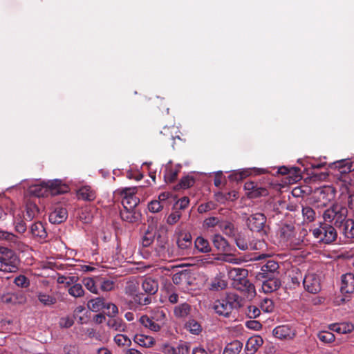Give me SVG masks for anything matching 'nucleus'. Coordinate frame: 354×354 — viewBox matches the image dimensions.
<instances>
[{"label":"nucleus","instance_id":"0e129e2a","mask_svg":"<svg viewBox=\"0 0 354 354\" xmlns=\"http://www.w3.org/2000/svg\"><path fill=\"white\" fill-rule=\"evenodd\" d=\"M179 169H166L165 174V179L167 183H172L174 182L178 174Z\"/></svg>","mask_w":354,"mask_h":354},{"label":"nucleus","instance_id":"58836bf2","mask_svg":"<svg viewBox=\"0 0 354 354\" xmlns=\"http://www.w3.org/2000/svg\"><path fill=\"white\" fill-rule=\"evenodd\" d=\"M195 248L203 253H207L211 251V247L207 239L202 236H198L194 241Z\"/></svg>","mask_w":354,"mask_h":354},{"label":"nucleus","instance_id":"72a5a7b5","mask_svg":"<svg viewBox=\"0 0 354 354\" xmlns=\"http://www.w3.org/2000/svg\"><path fill=\"white\" fill-rule=\"evenodd\" d=\"M80 198L85 201H92L95 197V192L90 186H84L81 187L77 192Z\"/></svg>","mask_w":354,"mask_h":354},{"label":"nucleus","instance_id":"c756f323","mask_svg":"<svg viewBox=\"0 0 354 354\" xmlns=\"http://www.w3.org/2000/svg\"><path fill=\"white\" fill-rule=\"evenodd\" d=\"M139 322L144 327L154 332H158L162 328V327L158 324L156 323L155 321H153V319H152V318L148 315H142L140 317Z\"/></svg>","mask_w":354,"mask_h":354},{"label":"nucleus","instance_id":"a19ab883","mask_svg":"<svg viewBox=\"0 0 354 354\" xmlns=\"http://www.w3.org/2000/svg\"><path fill=\"white\" fill-rule=\"evenodd\" d=\"M191 306L187 303H183L174 308V315L178 318H185L190 313Z\"/></svg>","mask_w":354,"mask_h":354},{"label":"nucleus","instance_id":"338daca9","mask_svg":"<svg viewBox=\"0 0 354 354\" xmlns=\"http://www.w3.org/2000/svg\"><path fill=\"white\" fill-rule=\"evenodd\" d=\"M260 309L254 305L248 306L247 308L246 315L250 319H254L260 315Z\"/></svg>","mask_w":354,"mask_h":354},{"label":"nucleus","instance_id":"aec40b11","mask_svg":"<svg viewBox=\"0 0 354 354\" xmlns=\"http://www.w3.org/2000/svg\"><path fill=\"white\" fill-rule=\"evenodd\" d=\"M341 292L348 294L354 292V274L346 273L342 277Z\"/></svg>","mask_w":354,"mask_h":354},{"label":"nucleus","instance_id":"f8f14e48","mask_svg":"<svg viewBox=\"0 0 354 354\" xmlns=\"http://www.w3.org/2000/svg\"><path fill=\"white\" fill-rule=\"evenodd\" d=\"M176 244L181 254H188L192 245L191 234L187 232H179L177 235Z\"/></svg>","mask_w":354,"mask_h":354},{"label":"nucleus","instance_id":"052dcab7","mask_svg":"<svg viewBox=\"0 0 354 354\" xmlns=\"http://www.w3.org/2000/svg\"><path fill=\"white\" fill-rule=\"evenodd\" d=\"M221 222L222 221L220 220L219 218L212 216L205 219L203 222V226L207 229L212 228L216 226H218L220 227V224Z\"/></svg>","mask_w":354,"mask_h":354},{"label":"nucleus","instance_id":"e2e57ef3","mask_svg":"<svg viewBox=\"0 0 354 354\" xmlns=\"http://www.w3.org/2000/svg\"><path fill=\"white\" fill-rule=\"evenodd\" d=\"M14 283L19 288H28L30 286V280L23 274H20L15 277Z\"/></svg>","mask_w":354,"mask_h":354},{"label":"nucleus","instance_id":"4468645a","mask_svg":"<svg viewBox=\"0 0 354 354\" xmlns=\"http://www.w3.org/2000/svg\"><path fill=\"white\" fill-rule=\"evenodd\" d=\"M274 337L279 339H291L295 336V330L289 325H281L272 330Z\"/></svg>","mask_w":354,"mask_h":354},{"label":"nucleus","instance_id":"20e7f679","mask_svg":"<svg viewBox=\"0 0 354 354\" xmlns=\"http://www.w3.org/2000/svg\"><path fill=\"white\" fill-rule=\"evenodd\" d=\"M347 208L335 204L325 210L323 218L325 222L333 223L334 227L337 229L347 219Z\"/></svg>","mask_w":354,"mask_h":354},{"label":"nucleus","instance_id":"6e6552de","mask_svg":"<svg viewBox=\"0 0 354 354\" xmlns=\"http://www.w3.org/2000/svg\"><path fill=\"white\" fill-rule=\"evenodd\" d=\"M266 217L263 214L256 213L252 214L247 219V225L250 230L265 233Z\"/></svg>","mask_w":354,"mask_h":354},{"label":"nucleus","instance_id":"603ef678","mask_svg":"<svg viewBox=\"0 0 354 354\" xmlns=\"http://www.w3.org/2000/svg\"><path fill=\"white\" fill-rule=\"evenodd\" d=\"M39 213L37 206L34 203H28L26 207L25 218L28 221L32 220Z\"/></svg>","mask_w":354,"mask_h":354},{"label":"nucleus","instance_id":"bf43d9fd","mask_svg":"<svg viewBox=\"0 0 354 354\" xmlns=\"http://www.w3.org/2000/svg\"><path fill=\"white\" fill-rule=\"evenodd\" d=\"M303 236H301V234L297 236V232L286 243L292 248L295 249L303 243Z\"/></svg>","mask_w":354,"mask_h":354},{"label":"nucleus","instance_id":"39448f33","mask_svg":"<svg viewBox=\"0 0 354 354\" xmlns=\"http://www.w3.org/2000/svg\"><path fill=\"white\" fill-rule=\"evenodd\" d=\"M234 239L236 246L241 250H261L265 245L264 241L252 239L249 234L243 232H238Z\"/></svg>","mask_w":354,"mask_h":354},{"label":"nucleus","instance_id":"37998d69","mask_svg":"<svg viewBox=\"0 0 354 354\" xmlns=\"http://www.w3.org/2000/svg\"><path fill=\"white\" fill-rule=\"evenodd\" d=\"M68 292L71 296L75 298L82 297L85 294L82 285L77 283L71 286L68 289Z\"/></svg>","mask_w":354,"mask_h":354},{"label":"nucleus","instance_id":"7ed1b4c3","mask_svg":"<svg viewBox=\"0 0 354 354\" xmlns=\"http://www.w3.org/2000/svg\"><path fill=\"white\" fill-rule=\"evenodd\" d=\"M19 264V259L12 250L0 246V271L15 272Z\"/></svg>","mask_w":354,"mask_h":354},{"label":"nucleus","instance_id":"c9c22d12","mask_svg":"<svg viewBox=\"0 0 354 354\" xmlns=\"http://www.w3.org/2000/svg\"><path fill=\"white\" fill-rule=\"evenodd\" d=\"M156 236V230L152 226H149L144 236L142 238V245L143 247H149L153 242Z\"/></svg>","mask_w":354,"mask_h":354},{"label":"nucleus","instance_id":"7c9ffc66","mask_svg":"<svg viewBox=\"0 0 354 354\" xmlns=\"http://www.w3.org/2000/svg\"><path fill=\"white\" fill-rule=\"evenodd\" d=\"M263 340L261 336L255 335L248 339L245 348L252 353L256 352L263 344Z\"/></svg>","mask_w":354,"mask_h":354},{"label":"nucleus","instance_id":"de8ad7c7","mask_svg":"<svg viewBox=\"0 0 354 354\" xmlns=\"http://www.w3.org/2000/svg\"><path fill=\"white\" fill-rule=\"evenodd\" d=\"M138 289L139 283L136 280H130L127 282L124 291L126 295L132 298L137 293Z\"/></svg>","mask_w":354,"mask_h":354},{"label":"nucleus","instance_id":"e433bc0d","mask_svg":"<svg viewBox=\"0 0 354 354\" xmlns=\"http://www.w3.org/2000/svg\"><path fill=\"white\" fill-rule=\"evenodd\" d=\"M167 354H189V347L186 344H180L176 346H166Z\"/></svg>","mask_w":354,"mask_h":354},{"label":"nucleus","instance_id":"bb28decb","mask_svg":"<svg viewBox=\"0 0 354 354\" xmlns=\"http://www.w3.org/2000/svg\"><path fill=\"white\" fill-rule=\"evenodd\" d=\"M333 165L337 168L341 174H348L354 171V161L348 160H340L333 163Z\"/></svg>","mask_w":354,"mask_h":354},{"label":"nucleus","instance_id":"5fc2aeb1","mask_svg":"<svg viewBox=\"0 0 354 354\" xmlns=\"http://www.w3.org/2000/svg\"><path fill=\"white\" fill-rule=\"evenodd\" d=\"M186 328L192 334L198 335L202 330L201 324L194 319H189L185 324Z\"/></svg>","mask_w":354,"mask_h":354},{"label":"nucleus","instance_id":"4d7b16f0","mask_svg":"<svg viewBox=\"0 0 354 354\" xmlns=\"http://www.w3.org/2000/svg\"><path fill=\"white\" fill-rule=\"evenodd\" d=\"M302 214L304 220L307 222H313L315 219V212L310 207H304L302 208Z\"/></svg>","mask_w":354,"mask_h":354},{"label":"nucleus","instance_id":"0eeeda50","mask_svg":"<svg viewBox=\"0 0 354 354\" xmlns=\"http://www.w3.org/2000/svg\"><path fill=\"white\" fill-rule=\"evenodd\" d=\"M137 187H125L122 189L120 193L123 196L122 201L123 208L133 210V209H135V207L139 204L140 199L135 196V194L137 192Z\"/></svg>","mask_w":354,"mask_h":354},{"label":"nucleus","instance_id":"ea45409f","mask_svg":"<svg viewBox=\"0 0 354 354\" xmlns=\"http://www.w3.org/2000/svg\"><path fill=\"white\" fill-rule=\"evenodd\" d=\"M243 347V344L239 341H233L225 346L223 354H239Z\"/></svg>","mask_w":354,"mask_h":354},{"label":"nucleus","instance_id":"f704fd0d","mask_svg":"<svg viewBox=\"0 0 354 354\" xmlns=\"http://www.w3.org/2000/svg\"><path fill=\"white\" fill-rule=\"evenodd\" d=\"M133 340L136 344L143 347H151L155 343L154 339L152 337L143 334L136 335Z\"/></svg>","mask_w":354,"mask_h":354},{"label":"nucleus","instance_id":"f257e3e1","mask_svg":"<svg viewBox=\"0 0 354 354\" xmlns=\"http://www.w3.org/2000/svg\"><path fill=\"white\" fill-rule=\"evenodd\" d=\"M242 299L234 292H228L225 297L215 301L213 309L216 314L228 317L234 309L241 306Z\"/></svg>","mask_w":354,"mask_h":354},{"label":"nucleus","instance_id":"ddd939ff","mask_svg":"<svg viewBox=\"0 0 354 354\" xmlns=\"http://www.w3.org/2000/svg\"><path fill=\"white\" fill-rule=\"evenodd\" d=\"M244 189L247 192L248 196L251 198L266 196L268 194L266 188L259 187L257 183L253 181L246 182L244 185Z\"/></svg>","mask_w":354,"mask_h":354},{"label":"nucleus","instance_id":"c85d7f7f","mask_svg":"<svg viewBox=\"0 0 354 354\" xmlns=\"http://www.w3.org/2000/svg\"><path fill=\"white\" fill-rule=\"evenodd\" d=\"M214 247L220 252H229L230 244L228 241L221 235L215 234L212 240Z\"/></svg>","mask_w":354,"mask_h":354},{"label":"nucleus","instance_id":"473e14b6","mask_svg":"<svg viewBox=\"0 0 354 354\" xmlns=\"http://www.w3.org/2000/svg\"><path fill=\"white\" fill-rule=\"evenodd\" d=\"M142 287L146 293L154 295L158 291V284L156 281L149 277L143 281Z\"/></svg>","mask_w":354,"mask_h":354},{"label":"nucleus","instance_id":"13d9d810","mask_svg":"<svg viewBox=\"0 0 354 354\" xmlns=\"http://www.w3.org/2000/svg\"><path fill=\"white\" fill-rule=\"evenodd\" d=\"M14 224L16 231L19 233H24L26 230V225L24 221L21 218L20 214H18L15 217Z\"/></svg>","mask_w":354,"mask_h":354},{"label":"nucleus","instance_id":"a18cd8bd","mask_svg":"<svg viewBox=\"0 0 354 354\" xmlns=\"http://www.w3.org/2000/svg\"><path fill=\"white\" fill-rule=\"evenodd\" d=\"M30 232L35 236L45 238L46 236V232L42 223L37 222L33 223L30 227Z\"/></svg>","mask_w":354,"mask_h":354},{"label":"nucleus","instance_id":"774afa93","mask_svg":"<svg viewBox=\"0 0 354 354\" xmlns=\"http://www.w3.org/2000/svg\"><path fill=\"white\" fill-rule=\"evenodd\" d=\"M164 205L157 200L151 201L148 205L149 212L152 213L159 212L162 209Z\"/></svg>","mask_w":354,"mask_h":354},{"label":"nucleus","instance_id":"393cba45","mask_svg":"<svg viewBox=\"0 0 354 354\" xmlns=\"http://www.w3.org/2000/svg\"><path fill=\"white\" fill-rule=\"evenodd\" d=\"M106 301L105 299L102 297H95L90 299L87 303L88 308L95 313L101 311L105 308Z\"/></svg>","mask_w":354,"mask_h":354},{"label":"nucleus","instance_id":"b1692460","mask_svg":"<svg viewBox=\"0 0 354 354\" xmlns=\"http://www.w3.org/2000/svg\"><path fill=\"white\" fill-rule=\"evenodd\" d=\"M99 277H84L82 280V283L89 292L93 294H99L98 286Z\"/></svg>","mask_w":354,"mask_h":354},{"label":"nucleus","instance_id":"dca6fc26","mask_svg":"<svg viewBox=\"0 0 354 354\" xmlns=\"http://www.w3.org/2000/svg\"><path fill=\"white\" fill-rule=\"evenodd\" d=\"M340 187L342 194H346L349 198L354 196V177L344 176L340 180Z\"/></svg>","mask_w":354,"mask_h":354},{"label":"nucleus","instance_id":"6e6d98bb","mask_svg":"<svg viewBox=\"0 0 354 354\" xmlns=\"http://www.w3.org/2000/svg\"><path fill=\"white\" fill-rule=\"evenodd\" d=\"M115 343L119 346H130L131 339L125 335L118 334L114 337Z\"/></svg>","mask_w":354,"mask_h":354},{"label":"nucleus","instance_id":"1a4fd4ad","mask_svg":"<svg viewBox=\"0 0 354 354\" xmlns=\"http://www.w3.org/2000/svg\"><path fill=\"white\" fill-rule=\"evenodd\" d=\"M279 266L278 263L274 260H268L265 264L261 266L260 272L257 274V279L263 280L267 277H276L279 274Z\"/></svg>","mask_w":354,"mask_h":354},{"label":"nucleus","instance_id":"4be33fe9","mask_svg":"<svg viewBox=\"0 0 354 354\" xmlns=\"http://www.w3.org/2000/svg\"><path fill=\"white\" fill-rule=\"evenodd\" d=\"M150 317L162 327L167 321V310L162 308H157L151 310Z\"/></svg>","mask_w":354,"mask_h":354},{"label":"nucleus","instance_id":"49530a36","mask_svg":"<svg viewBox=\"0 0 354 354\" xmlns=\"http://www.w3.org/2000/svg\"><path fill=\"white\" fill-rule=\"evenodd\" d=\"M296 232L294 226L286 225L281 230V237L287 243Z\"/></svg>","mask_w":354,"mask_h":354},{"label":"nucleus","instance_id":"2f4dec72","mask_svg":"<svg viewBox=\"0 0 354 354\" xmlns=\"http://www.w3.org/2000/svg\"><path fill=\"white\" fill-rule=\"evenodd\" d=\"M220 230L229 237H235L238 234L237 228L234 225L227 221H222L220 224Z\"/></svg>","mask_w":354,"mask_h":354},{"label":"nucleus","instance_id":"2eb2a0df","mask_svg":"<svg viewBox=\"0 0 354 354\" xmlns=\"http://www.w3.org/2000/svg\"><path fill=\"white\" fill-rule=\"evenodd\" d=\"M0 240L7 242L11 247L18 250H21L24 246L18 236L2 230H0Z\"/></svg>","mask_w":354,"mask_h":354},{"label":"nucleus","instance_id":"f03ea898","mask_svg":"<svg viewBox=\"0 0 354 354\" xmlns=\"http://www.w3.org/2000/svg\"><path fill=\"white\" fill-rule=\"evenodd\" d=\"M68 187L61 185L59 180H50L39 185L30 186L29 192L37 197H45L48 194L55 195L66 192Z\"/></svg>","mask_w":354,"mask_h":354},{"label":"nucleus","instance_id":"cd10ccee","mask_svg":"<svg viewBox=\"0 0 354 354\" xmlns=\"http://www.w3.org/2000/svg\"><path fill=\"white\" fill-rule=\"evenodd\" d=\"M140 213L133 209V210H130L123 208V209L120 211V216L122 219L129 223H135L138 221L140 219Z\"/></svg>","mask_w":354,"mask_h":354},{"label":"nucleus","instance_id":"5701e85b","mask_svg":"<svg viewBox=\"0 0 354 354\" xmlns=\"http://www.w3.org/2000/svg\"><path fill=\"white\" fill-rule=\"evenodd\" d=\"M209 286V289L210 290L220 291L227 288V282L223 276L216 275L211 280Z\"/></svg>","mask_w":354,"mask_h":354},{"label":"nucleus","instance_id":"69168bd1","mask_svg":"<svg viewBox=\"0 0 354 354\" xmlns=\"http://www.w3.org/2000/svg\"><path fill=\"white\" fill-rule=\"evenodd\" d=\"M260 307L263 312L270 313L274 309V304L270 299L265 298L261 301Z\"/></svg>","mask_w":354,"mask_h":354},{"label":"nucleus","instance_id":"412c9836","mask_svg":"<svg viewBox=\"0 0 354 354\" xmlns=\"http://www.w3.org/2000/svg\"><path fill=\"white\" fill-rule=\"evenodd\" d=\"M151 302V296L146 295L144 293L138 292L131 298L129 302V308L131 309L134 308L136 305L138 306H146Z\"/></svg>","mask_w":354,"mask_h":354},{"label":"nucleus","instance_id":"a878e982","mask_svg":"<svg viewBox=\"0 0 354 354\" xmlns=\"http://www.w3.org/2000/svg\"><path fill=\"white\" fill-rule=\"evenodd\" d=\"M332 331L339 334L350 333L354 330V326L349 323H336L332 324L328 326Z\"/></svg>","mask_w":354,"mask_h":354},{"label":"nucleus","instance_id":"4c0bfd02","mask_svg":"<svg viewBox=\"0 0 354 354\" xmlns=\"http://www.w3.org/2000/svg\"><path fill=\"white\" fill-rule=\"evenodd\" d=\"M107 326L111 328L115 331L118 332H124L127 330V325L122 321V319L119 318H112L110 319L107 322Z\"/></svg>","mask_w":354,"mask_h":354},{"label":"nucleus","instance_id":"8fccbe9b","mask_svg":"<svg viewBox=\"0 0 354 354\" xmlns=\"http://www.w3.org/2000/svg\"><path fill=\"white\" fill-rule=\"evenodd\" d=\"M228 275L233 282H236V279L247 277L248 270L243 268H233L228 272Z\"/></svg>","mask_w":354,"mask_h":354},{"label":"nucleus","instance_id":"f3484780","mask_svg":"<svg viewBox=\"0 0 354 354\" xmlns=\"http://www.w3.org/2000/svg\"><path fill=\"white\" fill-rule=\"evenodd\" d=\"M68 217V212L66 208L56 207L49 214V221L53 224H59L64 222Z\"/></svg>","mask_w":354,"mask_h":354},{"label":"nucleus","instance_id":"6ab92c4d","mask_svg":"<svg viewBox=\"0 0 354 354\" xmlns=\"http://www.w3.org/2000/svg\"><path fill=\"white\" fill-rule=\"evenodd\" d=\"M337 230L346 239H354V221L353 219L347 218Z\"/></svg>","mask_w":354,"mask_h":354},{"label":"nucleus","instance_id":"09e8293b","mask_svg":"<svg viewBox=\"0 0 354 354\" xmlns=\"http://www.w3.org/2000/svg\"><path fill=\"white\" fill-rule=\"evenodd\" d=\"M194 184V179L189 176L182 178L180 182L174 187V189L180 190L181 189H185L193 186Z\"/></svg>","mask_w":354,"mask_h":354},{"label":"nucleus","instance_id":"79ce46f5","mask_svg":"<svg viewBox=\"0 0 354 354\" xmlns=\"http://www.w3.org/2000/svg\"><path fill=\"white\" fill-rule=\"evenodd\" d=\"M98 286L102 291L110 292L115 288V281L111 279L99 277Z\"/></svg>","mask_w":354,"mask_h":354},{"label":"nucleus","instance_id":"a211bd4d","mask_svg":"<svg viewBox=\"0 0 354 354\" xmlns=\"http://www.w3.org/2000/svg\"><path fill=\"white\" fill-rule=\"evenodd\" d=\"M262 281V290L265 293L272 292L281 286V282L277 277H267L264 278Z\"/></svg>","mask_w":354,"mask_h":354},{"label":"nucleus","instance_id":"c03bdc74","mask_svg":"<svg viewBox=\"0 0 354 354\" xmlns=\"http://www.w3.org/2000/svg\"><path fill=\"white\" fill-rule=\"evenodd\" d=\"M38 300L44 306H50L56 304L57 299L55 297L47 295L44 292L37 293Z\"/></svg>","mask_w":354,"mask_h":354},{"label":"nucleus","instance_id":"9d476101","mask_svg":"<svg viewBox=\"0 0 354 354\" xmlns=\"http://www.w3.org/2000/svg\"><path fill=\"white\" fill-rule=\"evenodd\" d=\"M304 288L309 292L316 294L321 290V281L318 275L315 273H308L303 281Z\"/></svg>","mask_w":354,"mask_h":354},{"label":"nucleus","instance_id":"680f3d73","mask_svg":"<svg viewBox=\"0 0 354 354\" xmlns=\"http://www.w3.org/2000/svg\"><path fill=\"white\" fill-rule=\"evenodd\" d=\"M299 171H300V169L298 168L288 169L286 167H281L279 169V172L282 175H285V174L290 175V174H295V176L293 179L295 181L298 180L300 178V175L299 174Z\"/></svg>","mask_w":354,"mask_h":354},{"label":"nucleus","instance_id":"3c124183","mask_svg":"<svg viewBox=\"0 0 354 354\" xmlns=\"http://www.w3.org/2000/svg\"><path fill=\"white\" fill-rule=\"evenodd\" d=\"M252 174V169H245L242 170H239L233 174H230L229 178L232 180L235 181H239L242 180L243 178H246L247 176H249Z\"/></svg>","mask_w":354,"mask_h":354},{"label":"nucleus","instance_id":"423d86ee","mask_svg":"<svg viewBox=\"0 0 354 354\" xmlns=\"http://www.w3.org/2000/svg\"><path fill=\"white\" fill-rule=\"evenodd\" d=\"M313 236L320 242L329 244L335 241L337 236L335 227L330 224L322 223L320 226L313 230Z\"/></svg>","mask_w":354,"mask_h":354},{"label":"nucleus","instance_id":"864d4df0","mask_svg":"<svg viewBox=\"0 0 354 354\" xmlns=\"http://www.w3.org/2000/svg\"><path fill=\"white\" fill-rule=\"evenodd\" d=\"M318 339L324 344H330L335 341V335L329 331H320L317 333Z\"/></svg>","mask_w":354,"mask_h":354},{"label":"nucleus","instance_id":"9b49d317","mask_svg":"<svg viewBox=\"0 0 354 354\" xmlns=\"http://www.w3.org/2000/svg\"><path fill=\"white\" fill-rule=\"evenodd\" d=\"M232 286L235 289L244 292L248 298H252L256 295L255 287L247 277L236 279V282H232Z\"/></svg>","mask_w":354,"mask_h":354}]
</instances>
